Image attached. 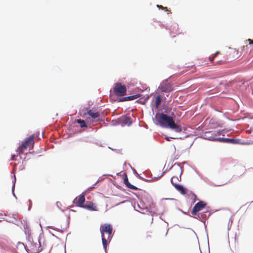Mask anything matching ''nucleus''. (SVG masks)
<instances>
[{"mask_svg":"<svg viewBox=\"0 0 253 253\" xmlns=\"http://www.w3.org/2000/svg\"><path fill=\"white\" fill-rule=\"evenodd\" d=\"M25 249L28 253H38L41 252L42 248L39 239L29 238L26 243Z\"/></svg>","mask_w":253,"mask_h":253,"instance_id":"3","label":"nucleus"},{"mask_svg":"<svg viewBox=\"0 0 253 253\" xmlns=\"http://www.w3.org/2000/svg\"><path fill=\"white\" fill-rule=\"evenodd\" d=\"M112 230V226L110 224L105 223L100 226V231L101 234L103 247L105 250L107 247L108 241L110 242L111 240Z\"/></svg>","mask_w":253,"mask_h":253,"instance_id":"2","label":"nucleus"},{"mask_svg":"<svg viewBox=\"0 0 253 253\" xmlns=\"http://www.w3.org/2000/svg\"><path fill=\"white\" fill-rule=\"evenodd\" d=\"M222 64V62L221 60H220V61H218L216 62H214L213 63V65H220V64Z\"/></svg>","mask_w":253,"mask_h":253,"instance_id":"21","label":"nucleus"},{"mask_svg":"<svg viewBox=\"0 0 253 253\" xmlns=\"http://www.w3.org/2000/svg\"><path fill=\"white\" fill-rule=\"evenodd\" d=\"M155 118L159 124L162 126L168 127L177 132H180L182 131L181 126L175 123L172 117L166 114L163 113L157 114Z\"/></svg>","mask_w":253,"mask_h":253,"instance_id":"1","label":"nucleus"},{"mask_svg":"<svg viewBox=\"0 0 253 253\" xmlns=\"http://www.w3.org/2000/svg\"><path fill=\"white\" fill-rule=\"evenodd\" d=\"M219 53V51H217L214 54H213V58L215 57L216 56H217V55Z\"/></svg>","mask_w":253,"mask_h":253,"instance_id":"22","label":"nucleus"},{"mask_svg":"<svg viewBox=\"0 0 253 253\" xmlns=\"http://www.w3.org/2000/svg\"><path fill=\"white\" fill-rule=\"evenodd\" d=\"M11 160H12V161H15V155H12L11 158Z\"/></svg>","mask_w":253,"mask_h":253,"instance_id":"24","label":"nucleus"},{"mask_svg":"<svg viewBox=\"0 0 253 253\" xmlns=\"http://www.w3.org/2000/svg\"><path fill=\"white\" fill-rule=\"evenodd\" d=\"M174 179H177V177H172L171 178V183L174 186V187H175V188L178 191H179L181 194H185L186 193V189L185 188L183 187V186L182 185H178V184H174L173 183L174 182Z\"/></svg>","mask_w":253,"mask_h":253,"instance_id":"7","label":"nucleus"},{"mask_svg":"<svg viewBox=\"0 0 253 253\" xmlns=\"http://www.w3.org/2000/svg\"><path fill=\"white\" fill-rule=\"evenodd\" d=\"M85 202V197L84 195L82 194H81L79 196L78 198H77L76 199L75 204L77 206L83 208L84 206V203Z\"/></svg>","mask_w":253,"mask_h":253,"instance_id":"8","label":"nucleus"},{"mask_svg":"<svg viewBox=\"0 0 253 253\" xmlns=\"http://www.w3.org/2000/svg\"><path fill=\"white\" fill-rule=\"evenodd\" d=\"M206 206V203L205 202L200 201L198 202L193 208L191 212V214L193 215V216L196 215L198 211H201L202 209L205 208Z\"/></svg>","mask_w":253,"mask_h":253,"instance_id":"6","label":"nucleus"},{"mask_svg":"<svg viewBox=\"0 0 253 253\" xmlns=\"http://www.w3.org/2000/svg\"><path fill=\"white\" fill-rule=\"evenodd\" d=\"M124 183L126 185V186L131 189H132V190H136L138 189V188L135 187V186L131 184L129 181H128V178H127V175L126 174H125V176L124 177Z\"/></svg>","mask_w":253,"mask_h":253,"instance_id":"15","label":"nucleus"},{"mask_svg":"<svg viewBox=\"0 0 253 253\" xmlns=\"http://www.w3.org/2000/svg\"><path fill=\"white\" fill-rule=\"evenodd\" d=\"M83 208L85 209L86 210H88L89 211H97V208L96 205L92 202H87L84 206Z\"/></svg>","mask_w":253,"mask_h":253,"instance_id":"11","label":"nucleus"},{"mask_svg":"<svg viewBox=\"0 0 253 253\" xmlns=\"http://www.w3.org/2000/svg\"><path fill=\"white\" fill-rule=\"evenodd\" d=\"M77 122L80 124V126L81 127H86V124L84 122V120H81V119H78L77 120Z\"/></svg>","mask_w":253,"mask_h":253,"instance_id":"18","label":"nucleus"},{"mask_svg":"<svg viewBox=\"0 0 253 253\" xmlns=\"http://www.w3.org/2000/svg\"><path fill=\"white\" fill-rule=\"evenodd\" d=\"M86 114L88 115L92 119H97L100 116V113L96 109L92 108V109L87 111Z\"/></svg>","mask_w":253,"mask_h":253,"instance_id":"10","label":"nucleus"},{"mask_svg":"<svg viewBox=\"0 0 253 253\" xmlns=\"http://www.w3.org/2000/svg\"><path fill=\"white\" fill-rule=\"evenodd\" d=\"M157 7L160 9H163L166 11H169L170 13H171L170 11L168 10L167 7H164L161 5H157Z\"/></svg>","mask_w":253,"mask_h":253,"instance_id":"20","label":"nucleus"},{"mask_svg":"<svg viewBox=\"0 0 253 253\" xmlns=\"http://www.w3.org/2000/svg\"><path fill=\"white\" fill-rule=\"evenodd\" d=\"M139 97H140L139 94H135V95H131V96H129L124 97L122 98H120L119 99V101L124 102V101H126L132 100L137 99V98H139Z\"/></svg>","mask_w":253,"mask_h":253,"instance_id":"14","label":"nucleus"},{"mask_svg":"<svg viewBox=\"0 0 253 253\" xmlns=\"http://www.w3.org/2000/svg\"><path fill=\"white\" fill-rule=\"evenodd\" d=\"M220 141L226 143L236 144L238 142V140L227 138H220L218 139Z\"/></svg>","mask_w":253,"mask_h":253,"instance_id":"16","label":"nucleus"},{"mask_svg":"<svg viewBox=\"0 0 253 253\" xmlns=\"http://www.w3.org/2000/svg\"><path fill=\"white\" fill-rule=\"evenodd\" d=\"M194 196H195V198L196 197V195L194 194Z\"/></svg>","mask_w":253,"mask_h":253,"instance_id":"27","label":"nucleus"},{"mask_svg":"<svg viewBox=\"0 0 253 253\" xmlns=\"http://www.w3.org/2000/svg\"><path fill=\"white\" fill-rule=\"evenodd\" d=\"M166 139H167V140H168V141H169V139L168 138H166Z\"/></svg>","mask_w":253,"mask_h":253,"instance_id":"26","label":"nucleus"},{"mask_svg":"<svg viewBox=\"0 0 253 253\" xmlns=\"http://www.w3.org/2000/svg\"><path fill=\"white\" fill-rule=\"evenodd\" d=\"M159 88L161 91L164 92H169L172 90V85L169 83H165L161 84Z\"/></svg>","mask_w":253,"mask_h":253,"instance_id":"9","label":"nucleus"},{"mask_svg":"<svg viewBox=\"0 0 253 253\" xmlns=\"http://www.w3.org/2000/svg\"><path fill=\"white\" fill-rule=\"evenodd\" d=\"M113 91L116 95L123 96L126 94V87L125 85H123L120 83H117L114 84Z\"/></svg>","mask_w":253,"mask_h":253,"instance_id":"5","label":"nucleus"},{"mask_svg":"<svg viewBox=\"0 0 253 253\" xmlns=\"http://www.w3.org/2000/svg\"><path fill=\"white\" fill-rule=\"evenodd\" d=\"M209 132H207L205 133V136L206 137V138H207L209 140H216V139H215L212 136H211V137H208V136H207V134L209 133Z\"/></svg>","mask_w":253,"mask_h":253,"instance_id":"19","label":"nucleus"},{"mask_svg":"<svg viewBox=\"0 0 253 253\" xmlns=\"http://www.w3.org/2000/svg\"><path fill=\"white\" fill-rule=\"evenodd\" d=\"M85 114H86V113H84V114H83V116H84H84H85Z\"/></svg>","mask_w":253,"mask_h":253,"instance_id":"25","label":"nucleus"},{"mask_svg":"<svg viewBox=\"0 0 253 253\" xmlns=\"http://www.w3.org/2000/svg\"><path fill=\"white\" fill-rule=\"evenodd\" d=\"M39 134H33L21 144V145L18 148L17 151L22 152L25 150L28 147H31L33 148L35 143L34 139L37 138Z\"/></svg>","mask_w":253,"mask_h":253,"instance_id":"4","label":"nucleus"},{"mask_svg":"<svg viewBox=\"0 0 253 253\" xmlns=\"http://www.w3.org/2000/svg\"><path fill=\"white\" fill-rule=\"evenodd\" d=\"M252 44H253V40H251L250 39H248L245 42V45H244L242 47V51L248 52V49L250 47Z\"/></svg>","mask_w":253,"mask_h":253,"instance_id":"13","label":"nucleus"},{"mask_svg":"<svg viewBox=\"0 0 253 253\" xmlns=\"http://www.w3.org/2000/svg\"><path fill=\"white\" fill-rule=\"evenodd\" d=\"M120 122L122 125L130 126L131 123V118L128 116H123L120 119Z\"/></svg>","mask_w":253,"mask_h":253,"instance_id":"12","label":"nucleus"},{"mask_svg":"<svg viewBox=\"0 0 253 253\" xmlns=\"http://www.w3.org/2000/svg\"><path fill=\"white\" fill-rule=\"evenodd\" d=\"M209 59V60H210L211 62H212V63H214V62H213V60H214V58H213H213H211V57H210Z\"/></svg>","mask_w":253,"mask_h":253,"instance_id":"23","label":"nucleus"},{"mask_svg":"<svg viewBox=\"0 0 253 253\" xmlns=\"http://www.w3.org/2000/svg\"><path fill=\"white\" fill-rule=\"evenodd\" d=\"M161 102V97L160 95H158L155 100V106L156 108H158L159 106L160 105Z\"/></svg>","mask_w":253,"mask_h":253,"instance_id":"17","label":"nucleus"}]
</instances>
